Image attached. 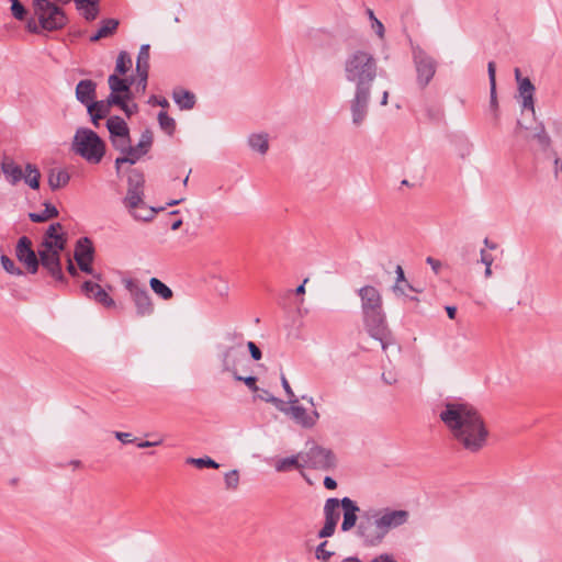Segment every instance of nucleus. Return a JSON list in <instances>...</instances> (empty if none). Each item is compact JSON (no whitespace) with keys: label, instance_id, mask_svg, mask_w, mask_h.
Instances as JSON below:
<instances>
[{"label":"nucleus","instance_id":"20e7f679","mask_svg":"<svg viewBox=\"0 0 562 562\" xmlns=\"http://www.w3.org/2000/svg\"><path fill=\"white\" fill-rule=\"evenodd\" d=\"M345 79L355 89L371 90L378 76V61L374 56L363 49L350 52L344 61Z\"/></svg>","mask_w":562,"mask_h":562},{"label":"nucleus","instance_id":"a19ab883","mask_svg":"<svg viewBox=\"0 0 562 562\" xmlns=\"http://www.w3.org/2000/svg\"><path fill=\"white\" fill-rule=\"evenodd\" d=\"M187 463L193 464L199 469H202V468L218 469L220 468V464L210 457L189 458V459H187Z\"/></svg>","mask_w":562,"mask_h":562},{"label":"nucleus","instance_id":"412c9836","mask_svg":"<svg viewBox=\"0 0 562 562\" xmlns=\"http://www.w3.org/2000/svg\"><path fill=\"white\" fill-rule=\"evenodd\" d=\"M1 172L11 186H15L23 178L22 168L8 157L1 161Z\"/></svg>","mask_w":562,"mask_h":562},{"label":"nucleus","instance_id":"c9c22d12","mask_svg":"<svg viewBox=\"0 0 562 562\" xmlns=\"http://www.w3.org/2000/svg\"><path fill=\"white\" fill-rule=\"evenodd\" d=\"M68 179H69V175L66 171L59 170V171L55 172V170H52L48 176V183L52 189H57V188L66 184Z\"/></svg>","mask_w":562,"mask_h":562},{"label":"nucleus","instance_id":"58836bf2","mask_svg":"<svg viewBox=\"0 0 562 562\" xmlns=\"http://www.w3.org/2000/svg\"><path fill=\"white\" fill-rule=\"evenodd\" d=\"M153 144V134L149 130H145L139 138V142L137 143L136 150L140 151V154L146 155Z\"/></svg>","mask_w":562,"mask_h":562},{"label":"nucleus","instance_id":"bb28decb","mask_svg":"<svg viewBox=\"0 0 562 562\" xmlns=\"http://www.w3.org/2000/svg\"><path fill=\"white\" fill-rule=\"evenodd\" d=\"M106 127L109 130L111 137L128 136L130 134L127 124L121 116L117 115L108 119Z\"/></svg>","mask_w":562,"mask_h":562},{"label":"nucleus","instance_id":"393cba45","mask_svg":"<svg viewBox=\"0 0 562 562\" xmlns=\"http://www.w3.org/2000/svg\"><path fill=\"white\" fill-rule=\"evenodd\" d=\"M247 144L252 151L266 155L269 150V135L267 133H252L247 138Z\"/></svg>","mask_w":562,"mask_h":562},{"label":"nucleus","instance_id":"cd10ccee","mask_svg":"<svg viewBox=\"0 0 562 562\" xmlns=\"http://www.w3.org/2000/svg\"><path fill=\"white\" fill-rule=\"evenodd\" d=\"M172 98L181 110H191L195 104V95L188 90H175Z\"/></svg>","mask_w":562,"mask_h":562},{"label":"nucleus","instance_id":"ea45409f","mask_svg":"<svg viewBox=\"0 0 562 562\" xmlns=\"http://www.w3.org/2000/svg\"><path fill=\"white\" fill-rule=\"evenodd\" d=\"M535 138L538 144L542 147V149H548L551 146V137L547 133L544 125L542 123L539 124L536 128Z\"/></svg>","mask_w":562,"mask_h":562},{"label":"nucleus","instance_id":"c756f323","mask_svg":"<svg viewBox=\"0 0 562 562\" xmlns=\"http://www.w3.org/2000/svg\"><path fill=\"white\" fill-rule=\"evenodd\" d=\"M144 156V154H140V151L136 150V148L134 146H130L125 153H123V156L121 157H117L115 159V168L116 170L119 171L120 170V166L122 164H131V165H134L136 164L142 157Z\"/></svg>","mask_w":562,"mask_h":562},{"label":"nucleus","instance_id":"4d7b16f0","mask_svg":"<svg viewBox=\"0 0 562 562\" xmlns=\"http://www.w3.org/2000/svg\"><path fill=\"white\" fill-rule=\"evenodd\" d=\"M270 404H272L279 412L288 415L289 414V404L285 403L284 401L276 397L273 395V397H270Z\"/></svg>","mask_w":562,"mask_h":562},{"label":"nucleus","instance_id":"4468645a","mask_svg":"<svg viewBox=\"0 0 562 562\" xmlns=\"http://www.w3.org/2000/svg\"><path fill=\"white\" fill-rule=\"evenodd\" d=\"M380 526L385 535L393 530L406 525L409 520L411 514L406 509H394L391 507L373 508Z\"/></svg>","mask_w":562,"mask_h":562},{"label":"nucleus","instance_id":"39448f33","mask_svg":"<svg viewBox=\"0 0 562 562\" xmlns=\"http://www.w3.org/2000/svg\"><path fill=\"white\" fill-rule=\"evenodd\" d=\"M144 187V173L136 168L130 169L127 172V190L122 203L134 220L148 222L164 207L157 210L146 204Z\"/></svg>","mask_w":562,"mask_h":562},{"label":"nucleus","instance_id":"2eb2a0df","mask_svg":"<svg viewBox=\"0 0 562 562\" xmlns=\"http://www.w3.org/2000/svg\"><path fill=\"white\" fill-rule=\"evenodd\" d=\"M371 99V90L355 89L353 95L349 102L351 123L355 127H360L367 120Z\"/></svg>","mask_w":562,"mask_h":562},{"label":"nucleus","instance_id":"4c0bfd02","mask_svg":"<svg viewBox=\"0 0 562 562\" xmlns=\"http://www.w3.org/2000/svg\"><path fill=\"white\" fill-rule=\"evenodd\" d=\"M158 123L161 130H164L168 135H172L176 128V122L172 117H170L166 112L161 111L158 114Z\"/></svg>","mask_w":562,"mask_h":562},{"label":"nucleus","instance_id":"f03ea898","mask_svg":"<svg viewBox=\"0 0 562 562\" xmlns=\"http://www.w3.org/2000/svg\"><path fill=\"white\" fill-rule=\"evenodd\" d=\"M59 223L50 224L44 235L43 241L38 248L40 260L32 248V241L29 237L22 236L15 248V255L19 261L25 265L30 273H36L38 265L43 266L56 281H64L60 265V251L66 246V238L61 233Z\"/></svg>","mask_w":562,"mask_h":562},{"label":"nucleus","instance_id":"8fccbe9b","mask_svg":"<svg viewBox=\"0 0 562 562\" xmlns=\"http://www.w3.org/2000/svg\"><path fill=\"white\" fill-rule=\"evenodd\" d=\"M10 2H11L12 15L16 20H20V21L24 20L26 10H25L24 5L20 2V0H10Z\"/></svg>","mask_w":562,"mask_h":562},{"label":"nucleus","instance_id":"dca6fc26","mask_svg":"<svg viewBox=\"0 0 562 562\" xmlns=\"http://www.w3.org/2000/svg\"><path fill=\"white\" fill-rule=\"evenodd\" d=\"M289 404V414L288 416L291 417V419L299 426H301L304 429H311L313 428L321 415L316 409L311 411L310 413L304 408L302 405L299 404L297 400H290L288 401Z\"/></svg>","mask_w":562,"mask_h":562},{"label":"nucleus","instance_id":"7c9ffc66","mask_svg":"<svg viewBox=\"0 0 562 562\" xmlns=\"http://www.w3.org/2000/svg\"><path fill=\"white\" fill-rule=\"evenodd\" d=\"M109 88L112 92L128 93L132 81L120 78L116 74H112L108 78Z\"/></svg>","mask_w":562,"mask_h":562},{"label":"nucleus","instance_id":"f257e3e1","mask_svg":"<svg viewBox=\"0 0 562 562\" xmlns=\"http://www.w3.org/2000/svg\"><path fill=\"white\" fill-rule=\"evenodd\" d=\"M439 419L464 450L475 453L487 445L490 430L472 404L461 398H447L441 404Z\"/></svg>","mask_w":562,"mask_h":562},{"label":"nucleus","instance_id":"6e6552de","mask_svg":"<svg viewBox=\"0 0 562 562\" xmlns=\"http://www.w3.org/2000/svg\"><path fill=\"white\" fill-rule=\"evenodd\" d=\"M72 145L76 151L90 164H99L105 154L103 140L89 128H78Z\"/></svg>","mask_w":562,"mask_h":562},{"label":"nucleus","instance_id":"9d476101","mask_svg":"<svg viewBox=\"0 0 562 562\" xmlns=\"http://www.w3.org/2000/svg\"><path fill=\"white\" fill-rule=\"evenodd\" d=\"M72 259L76 261L77 267L81 272L91 276L92 279L97 281H102V273L97 272L93 268L95 248L90 238L81 237L76 241L75 249L72 251Z\"/></svg>","mask_w":562,"mask_h":562},{"label":"nucleus","instance_id":"bf43d9fd","mask_svg":"<svg viewBox=\"0 0 562 562\" xmlns=\"http://www.w3.org/2000/svg\"><path fill=\"white\" fill-rule=\"evenodd\" d=\"M281 385H282L285 394L288 395V401L297 400L296 395L294 394V392H293L292 387L290 386V383L286 380V378L284 376V374L281 375Z\"/></svg>","mask_w":562,"mask_h":562},{"label":"nucleus","instance_id":"1a4fd4ad","mask_svg":"<svg viewBox=\"0 0 562 562\" xmlns=\"http://www.w3.org/2000/svg\"><path fill=\"white\" fill-rule=\"evenodd\" d=\"M356 536L364 547H378L386 538L373 508L361 512L356 529Z\"/></svg>","mask_w":562,"mask_h":562},{"label":"nucleus","instance_id":"0eeeda50","mask_svg":"<svg viewBox=\"0 0 562 562\" xmlns=\"http://www.w3.org/2000/svg\"><path fill=\"white\" fill-rule=\"evenodd\" d=\"M217 360L221 363V371L233 376L239 373L248 363L243 338L231 337L229 344H222L217 347Z\"/></svg>","mask_w":562,"mask_h":562},{"label":"nucleus","instance_id":"2f4dec72","mask_svg":"<svg viewBox=\"0 0 562 562\" xmlns=\"http://www.w3.org/2000/svg\"><path fill=\"white\" fill-rule=\"evenodd\" d=\"M149 285L154 293L162 300H170L173 295L172 290L157 278H151L149 280Z\"/></svg>","mask_w":562,"mask_h":562},{"label":"nucleus","instance_id":"423d86ee","mask_svg":"<svg viewBox=\"0 0 562 562\" xmlns=\"http://www.w3.org/2000/svg\"><path fill=\"white\" fill-rule=\"evenodd\" d=\"M33 10L34 16L26 22V29L31 33L54 31L67 22L65 12L49 0H33Z\"/></svg>","mask_w":562,"mask_h":562},{"label":"nucleus","instance_id":"13d9d810","mask_svg":"<svg viewBox=\"0 0 562 562\" xmlns=\"http://www.w3.org/2000/svg\"><path fill=\"white\" fill-rule=\"evenodd\" d=\"M247 346L249 352H250V356L254 360L258 361L262 358V352L261 350L259 349V347L252 342V341H247L245 344V347Z\"/></svg>","mask_w":562,"mask_h":562},{"label":"nucleus","instance_id":"0e129e2a","mask_svg":"<svg viewBox=\"0 0 562 562\" xmlns=\"http://www.w3.org/2000/svg\"><path fill=\"white\" fill-rule=\"evenodd\" d=\"M114 436L122 443H131L134 441V439L132 438V434L130 432L115 431Z\"/></svg>","mask_w":562,"mask_h":562},{"label":"nucleus","instance_id":"f8f14e48","mask_svg":"<svg viewBox=\"0 0 562 562\" xmlns=\"http://www.w3.org/2000/svg\"><path fill=\"white\" fill-rule=\"evenodd\" d=\"M123 285L132 297L136 308V314L140 317L151 315L154 312V305L147 289L134 279H124Z\"/></svg>","mask_w":562,"mask_h":562},{"label":"nucleus","instance_id":"37998d69","mask_svg":"<svg viewBox=\"0 0 562 562\" xmlns=\"http://www.w3.org/2000/svg\"><path fill=\"white\" fill-rule=\"evenodd\" d=\"M1 266L2 268L10 274H13V276H22L23 274V271L15 266L14 261L9 258L8 256L5 255H2L1 258Z\"/></svg>","mask_w":562,"mask_h":562},{"label":"nucleus","instance_id":"f704fd0d","mask_svg":"<svg viewBox=\"0 0 562 562\" xmlns=\"http://www.w3.org/2000/svg\"><path fill=\"white\" fill-rule=\"evenodd\" d=\"M149 48L148 44L140 46L136 59V70H149Z\"/></svg>","mask_w":562,"mask_h":562},{"label":"nucleus","instance_id":"72a5a7b5","mask_svg":"<svg viewBox=\"0 0 562 562\" xmlns=\"http://www.w3.org/2000/svg\"><path fill=\"white\" fill-rule=\"evenodd\" d=\"M57 214H58L57 209L54 205L46 203L44 211L38 212V213H35V212L30 213L29 217L34 223H42V222H45V221L56 216Z\"/></svg>","mask_w":562,"mask_h":562},{"label":"nucleus","instance_id":"09e8293b","mask_svg":"<svg viewBox=\"0 0 562 562\" xmlns=\"http://www.w3.org/2000/svg\"><path fill=\"white\" fill-rule=\"evenodd\" d=\"M327 541L321 542L315 549V558L318 561H326L334 555L333 551L327 550Z\"/></svg>","mask_w":562,"mask_h":562},{"label":"nucleus","instance_id":"473e14b6","mask_svg":"<svg viewBox=\"0 0 562 562\" xmlns=\"http://www.w3.org/2000/svg\"><path fill=\"white\" fill-rule=\"evenodd\" d=\"M25 175L23 173V178L25 183H27L32 189H38L40 187V178L41 173L38 169L32 165L27 164L25 167Z\"/></svg>","mask_w":562,"mask_h":562},{"label":"nucleus","instance_id":"3c124183","mask_svg":"<svg viewBox=\"0 0 562 562\" xmlns=\"http://www.w3.org/2000/svg\"><path fill=\"white\" fill-rule=\"evenodd\" d=\"M236 381L244 382L246 386L251 390L252 392L259 391V387L257 386V378L254 375L243 376L239 373L233 376Z\"/></svg>","mask_w":562,"mask_h":562},{"label":"nucleus","instance_id":"e433bc0d","mask_svg":"<svg viewBox=\"0 0 562 562\" xmlns=\"http://www.w3.org/2000/svg\"><path fill=\"white\" fill-rule=\"evenodd\" d=\"M132 66V59L126 52H121L116 58L115 71L119 75H125Z\"/></svg>","mask_w":562,"mask_h":562},{"label":"nucleus","instance_id":"9b49d317","mask_svg":"<svg viewBox=\"0 0 562 562\" xmlns=\"http://www.w3.org/2000/svg\"><path fill=\"white\" fill-rule=\"evenodd\" d=\"M301 460L304 467L324 472L333 471L337 465L335 453L318 445H313L306 452H303Z\"/></svg>","mask_w":562,"mask_h":562},{"label":"nucleus","instance_id":"c03bdc74","mask_svg":"<svg viewBox=\"0 0 562 562\" xmlns=\"http://www.w3.org/2000/svg\"><path fill=\"white\" fill-rule=\"evenodd\" d=\"M224 482L226 490H236L239 485V472L232 470L224 475Z\"/></svg>","mask_w":562,"mask_h":562},{"label":"nucleus","instance_id":"c85d7f7f","mask_svg":"<svg viewBox=\"0 0 562 562\" xmlns=\"http://www.w3.org/2000/svg\"><path fill=\"white\" fill-rule=\"evenodd\" d=\"M303 453H299L297 456H291V457H286V458H282L280 460L277 461L274 468H276V471L278 472H285V471H289L291 469H301L303 468V463H300V460H301V456Z\"/></svg>","mask_w":562,"mask_h":562},{"label":"nucleus","instance_id":"ddd939ff","mask_svg":"<svg viewBox=\"0 0 562 562\" xmlns=\"http://www.w3.org/2000/svg\"><path fill=\"white\" fill-rule=\"evenodd\" d=\"M413 60L417 74V82L422 88H425L436 74L437 63L418 46L413 47Z\"/></svg>","mask_w":562,"mask_h":562},{"label":"nucleus","instance_id":"052dcab7","mask_svg":"<svg viewBox=\"0 0 562 562\" xmlns=\"http://www.w3.org/2000/svg\"><path fill=\"white\" fill-rule=\"evenodd\" d=\"M562 176V158L554 156L553 159V177L555 180H559Z\"/></svg>","mask_w":562,"mask_h":562},{"label":"nucleus","instance_id":"603ef678","mask_svg":"<svg viewBox=\"0 0 562 562\" xmlns=\"http://www.w3.org/2000/svg\"><path fill=\"white\" fill-rule=\"evenodd\" d=\"M105 102V105H108L109 108H111L112 105H116L119 108H121V105H123V102H124V97H122L120 93L117 92H112L108 95L106 100H103Z\"/></svg>","mask_w":562,"mask_h":562},{"label":"nucleus","instance_id":"a878e982","mask_svg":"<svg viewBox=\"0 0 562 562\" xmlns=\"http://www.w3.org/2000/svg\"><path fill=\"white\" fill-rule=\"evenodd\" d=\"M339 507H341L340 499L335 497L326 499L324 505L325 521L337 525L340 518Z\"/></svg>","mask_w":562,"mask_h":562},{"label":"nucleus","instance_id":"6ab92c4d","mask_svg":"<svg viewBox=\"0 0 562 562\" xmlns=\"http://www.w3.org/2000/svg\"><path fill=\"white\" fill-rule=\"evenodd\" d=\"M341 508H342V522H341V530L344 532L350 531L351 529L356 528L359 522V516L358 513L360 512L359 506L355 501H352L349 497H344L340 499Z\"/></svg>","mask_w":562,"mask_h":562},{"label":"nucleus","instance_id":"49530a36","mask_svg":"<svg viewBox=\"0 0 562 562\" xmlns=\"http://www.w3.org/2000/svg\"><path fill=\"white\" fill-rule=\"evenodd\" d=\"M112 145L115 149L120 150L122 154L131 146V139L128 136H115L111 137Z\"/></svg>","mask_w":562,"mask_h":562},{"label":"nucleus","instance_id":"79ce46f5","mask_svg":"<svg viewBox=\"0 0 562 562\" xmlns=\"http://www.w3.org/2000/svg\"><path fill=\"white\" fill-rule=\"evenodd\" d=\"M366 13L371 22L372 31L379 36V38H383L385 30L382 22L374 15L373 10L367 9Z\"/></svg>","mask_w":562,"mask_h":562},{"label":"nucleus","instance_id":"b1692460","mask_svg":"<svg viewBox=\"0 0 562 562\" xmlns=\"http://www.w3.org/2000/svg\"><path fill=\"white\" fill-rule=\"evenodd\" d=\"M120 25V21L114 18H108L100 21V27L90 36L91 42H98L101 38L112 36Z\"/></svg>","mask_w":562,"mask_h":562},{"label":"nucleus","instance_id":"774afa93","mask_svg":"<svg viewBox=\"0 0 562 562\" xmlns=\"http://www.w3.org/2000/svg\"><path fill=\"white\" fill-rule=\"evenodd\" d=\"M371 562H397L391 553H381L376 555Z\"/></svg>","mask_w":562,"mask_h":562},{"label":"nucleus","instance_id":"69168bd1","mask_svg":"<svg viewBox=\"0 0 562 562\" xmlns=\"http://www.w3.org/2000/svg\"><path fill=\"white\" fill-rule=\"evenodd\" d=\"M148 103L151 105H159L161 108H167L169 102L166 98H157L156 95H151L148 100Z\"/></svg>","mask_w":562,"mask_h":562},{"label":"nucleus","instance_id":"4be33fe9","mask_svg":"<svg viewBox=\"0 0 562 562\" xmlns=\"http://www.w3.org/2000/svg\"><path fill=\"white\" fill-rule=\"evenodd\" d=\"M519 97L521 98L522 110H530L535 114L533 93L535 86L529 78H524L518 85Z\"/></svg>","mask_w":562,"mask_h":562},{"label":"nucleus","instance_id":"7ed1b4c3","mask_svg":"<svg viewBox=\"0 0 562 562\" xmlns=\"http://www.w3.org/2000/svg\"><path fill=\"white\" fill-rule=\"evenodd\" d=\"M361 301V313L367 333L380 341L381 348L386 351L393 345V337L386 324L380 291L372 285H364L358 290Z\"/></svg>","mask_w":562,"mask_h":562},{"label":"nucleus","instance_id":"680f3d73","mask_svg":"<svg viewBox=\"0 0 562 562\" xmlns=\"http://www.w3.org/2000/svg\"><path fill=\"white\" fill-rule=\"evenodd\" d=\"M120 109L127 115V117H131L134 113L137 112L138 106L135 103L128 104L127 102L124 101L123 105H121Z\"/></svg>","mask_w":562,"mask_h":562},{"label":"nucleus","instance_id":"f3484780","mask_svg":"<svg viewBox=\"0 0 562 562\" xmlns=\"http://www.w3.org/2000/svg\"><path fill=\"white\" fill-rule=\"evenodd\" d=\"M100 281L87 280L80 285V292L87 297L94 300V302L101 304L104 307H115V301L109 295V293L99 284Z\"/></svg>","mask_w":562,"mask_h":562},{"label":"nucleus","instance_id":"a211bd4d","mask_svg":"<svg viewBox=\"0 0 562 562\" xmlns=\"http://www.w3.org/2000/svg\"><path fill=\"white\" fill-rule=\"evenodd\" d=\"M75 95L78 102L86 108L95 105L97 83L91 79H82L76 85Z\"/></svg>","mask_w":562,"mask_h":562},{"label":"nucleus","instance_id":"5701e85b","mask_svg":"<svg viewBox=\"0 0 562 562\" xmlns=\"http://www.w3.org/2000/svg\"><path fill=\"white\" fill-rule=\"evenodd\" d=\"M487 74L490 80V109L495 120L498 119V102L496 95V69L495 63L490 61L487 64Z\"/></svg>","mask_w":562,"mask_h":562},{"label":"nucleus","instance_id":"5fc2aeb1","mask_svg":"<svg viewBox=\"0 0 562 562\" xmlns=\"http://www.w3.org/2000/svg\"><path fill=\"white\" fill-rule=\"evenodd\" d=\"M337 525L325 521L322 529L318 531V538H329L335 533Z\"/></svg>","mask_w":562,"mask_h":562},{"label":"nucleus","instance_id":"aec40b11","mask_svg":"<svg viewBox=\"0 0 562 562\" xmlns=\"http://www.w3.org/2000/svg\"><path fill=\"white\" fill-rule=\"evenodd\" d=\"M78 14L88 23L98 19L101 12V0H72Z\"/></svg>","mask_w":562,"mask_h":562},{"label":"nucleus","instance_id":"338daca9","mask_svg":"<svg viewBox=\"0 0 562 562\" xmlns=\"http://www.w3.org/2000/svg\"><path fill=\"white\" fill-rule=\"evenodd\" d=\"M426 262L427 265H429L431 267V270L438 274L440 272V269H441V262L438 260V259H435L432 257H427L426 258Z\"/></svg>","mask_w":562,"mask_h":562},{"label":"nucleus","instance_id":"e2e57ef3","mask_svg":"<svg viewBox=\"0 0 562 562\" xmlns=\"http://www.w3.org/2000/svg\"><path fill=\"white\" fill-rule=\"evenodd\" d=\"M215 291L218 293V295L226 296L229 291L228 283L226 281L218 280V284L215 285Z\"/></svg>","mask_w":562,"mask_h":562},{"label":"nucleus","instance_id":"de8ad7c7","mask_svg":"<svg viewBox=\"0 0 562 562\" xmlns=\"http://www.w3.org/2000/svg\"><path fill=\"white\" fill-rule=\"evenodd\" d=\"M480 261L485 266L484 270V277L491 278L492 277V263H493V257L492 255L487 254L484 249L480 251Z\"/></svg>","mask_w":562,"mask_h":562},{"label":"nucleus","instance_id":"a18cd8bd","mask_svg":"<svg viewBox=\"0 0 562 562\" xmlns=\"http://www.w3.org/2000/svg\"><path fill=\"white\" fill-rule=\"evenodd\" d=\"M458 257L462 263H469L474 254V246L470 244L462 245L457 248Z\"/></svg>","mask_w":562,"mask_h":562},{"label":"nucleus","instance_id":"864d4df0","mask_svg":"<svg viewBox=\"0 0 562 562\" xmlns=\"http://www.w3.org/2000/svg\"><path fill=\"white\" fill-rule=\"evenodd\" d=\"M109 110L110 108L105 105V102L103 100H95V105L93 108H87L88 113H92V111H94V113L100 114L102 119L109 113Z\"/></svg>","mask_w":562,"mask_h":562},{"label":"nucleus","instance_id":"6e6d98bb","mask_svg":"<svg viewBox=\"0 0 562 562\" xmlns=\"http://www.w3.org/2000/svg\"><path fill=\"white\" fill-rule=\"evenodd\" d=\"M136 72H137V77H138V81L136 85L137 90H140L142 92H144L147 87L148 70H136Z\"/></svg>","mask_w":562,"mask_h":562}]
</instances>
